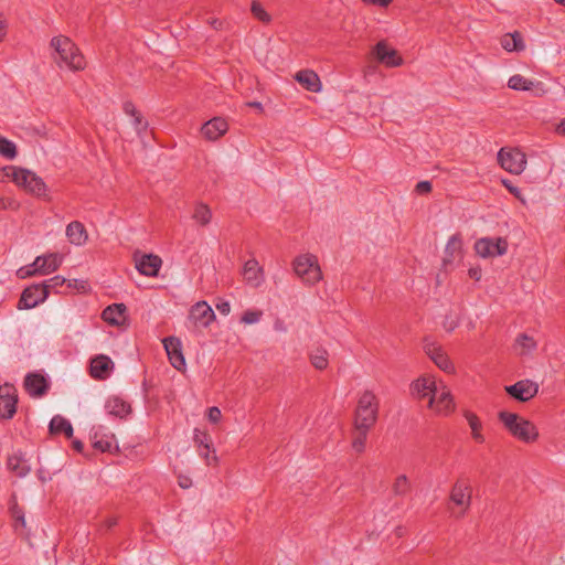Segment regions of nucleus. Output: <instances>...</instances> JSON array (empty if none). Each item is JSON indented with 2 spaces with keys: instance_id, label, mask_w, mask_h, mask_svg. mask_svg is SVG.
I'll return each mask as SVG.
<instances>
[{
  "instance_id": "obj_62",
  "label": "nucleus",
  "mask_w": 565,
  "mask_h": 565,
  "mask_svg": "<svg viewBox=\"0 0 565 565\" xmlns=\"http://www.w3.org/2000/svg\"><path fill=\"white\" fill-rule=\"evenodd\" d=\"M557 132L561 135H565V119L557 126Z\"/></svg>"
},
{
  "instance_id": "obj_5",
  "label": "nucleus",
  "mask_w": 565,
  "mask_h": 565,
  "mask_svg": "<svg viewBox=\"0 0 565 565\" xmlns=\"http://www.w3.org/2000/svg\"><path fill=\"white\" fill-rule=\"evenodd\" d=\"M63 258V255L58 253L38 256L32 264L21 267L18 270V275L20 278H26L36 275L44 276L52 274L61 267Z\"/></svg>"
},
{
  "instance_id": "obj_51",
  "label": "nucleus",
  "mask_w": 565,
  "mask_h": 565,
  "mask_svg": "<svg viewBox=\"0 0 565 565\" xmlns=\"http://www.w3.org/2000/svg\"><path fill=\"white\" fill-rule=\"evenodd\" d=\"M122 109L125 114L128 116H135L136 114H138V110L131 102L124 103Z\"/></svg>"
},
{
  "instance_id": "obj_45",
  "label": "nucleus",
  "mask_w": 565,
  "mask_h": 565,
  "mask_svg": "<svg viewBox=\"0 0 565 565\" xmlns=\"http://www.w3.org/2000/svg\"><path fill=\"white\" fill-rule=\"evenodd\" d=\"M131 117H132L134 128L138 135H140L141 132L147 130L148 122L142 118V116L139 113Z\"/></svg>"
},
{
  "instance_id": "obj_37",
  "label": "nucleus",
  "mask_w": 565,
  "mask_h": 565,
  "mask_svg": "<svg viewBox=\"0 0 565 565\" xmlns=\"http://www.w3.org/2000/svg\"><path fill=\"white\" fill-rule=\"evenodd\" d=\"M66 279L63 276L56 275L43 282L41 286L44 290H47V296L51 291L58 292V289L66 284Z\"/></svg>"
},
{
  "instance_id": "obj_53",
  "label": "nucleus",
  "mask_w": 565,
  "mask_h": 565,
  "mask_svg": "<svg viewBox=\"0 0 565 565\" xmlns=\"http://www.w3.org/2000/svg\"><path fill=\"white\" fill-rule=\"evenodd\" d=\"M13 516L15 518V529H18V525L25 526L24 515L19 510L13 511Z\"/></svg>"
},
{
  "instance_id": "obj_40",
  "label": "nucleus",
  "mask_w": 565,
  "mask_h": 565,
  "mask_svg": "<svg viewBox=\"0 0 565 565\" xmlns=\"http://www.w3.org/2000/svg\"><path fill=\"white\" fill-rule=\"evenodd\" d=\"M516 344L522 349V353H530L536 348L535 340L524 333L518 337Z\"/></svg>"
},
{
  "instance_id": "obj_21",
  "label": "nucleus",
  "mask_w": 565,
  "mask_h": 565,
  "mask_svg": "<svg viewBox=\"0 0 565 565\" xmlns=\"http://www.w3.org/2000/svg\"><path fill=\"white\" fill-rule=\"evenodd\" d=\"M114 370V362L107 355L100 354L90 361V375L96 380H106Z\"/></svg>"
},
{
  "instance_id": "obj_13",
  "label": "nucleus",
  "mask_w": 565,
  "mask_h": 565,
  "mask_svg": "<svg viewBox=\"0 0 565 565\" xmlns=\"http://www.w3.org/2000/svg\"><path fill=\"white\" fill-rule=\"evenodd\" d=\"M505 391L513 398L520 402H527L539 393V384L530 380H522L507 386Z\"/></svg>"
},
{
  "instance_id": "obj_15",
  "label": "nucleus",
  "mask_w": 565,
  "mask_h": 565,
  "mask_svg": "<svg viewBox=\"0 0 565 565\" xmlns=\"http://www.w3.org/2000/svg\"><path fill=\"white\" fill-rule=\"evenodd\" d=\"M189 319L196 326L206 328L215 319L211 306L206 301H199L190 309Z\"/></svg>"
},
{
  "instance_id": "obj_18",
  "label": "nucleus",
  "mask_w": 565,
  "mask_h": 565,
  "mask_svg": "<svg viewBox=\"0 0 565 565\" xmlns=\"http://www.w3.org/2000/svg\"><path fill=\"white\" fill-rule=\"evenodd\" d=\"M424 349L426 354L441 371L446 373H452L455 371L452 362L438 344L435 342H426Z\"/></svg>"
},
{
  "instance_id": "obj_55",
  "label": "nucleus",
  "mask_w": 565,
  "mask_h": 565,
  "mask_svg": "<svg viewBox=\"0 0 565 565\" xmlns=\"http://www.w3.org/2000/svg\"><path fill=\"white\" fill-rule=\"evenodd\" d=\"M363 1L366 3H370V4H376L380 7H387L392 2V0H363Z\"/></svg>"
},
{
  "instance_id": "obj_43",
  "label": "nucleus",
  "mask_w": 565,
  "mask_h": 565,
  "mask_svg": "<svg viewBox=\"0 0 565 565\" xmlns=\"http://www.w3.org/2000/svg\"><path fill=\"white\" fill-rule=\"evenodd\" d=\"M19 167L6 166L0 168V183L8 181L15 182V175L18 174Z\"/></svg>"
},
{
  "instance_id": "obj_56",
  "label": "nucleus",
  "mask_w": 565,
  "mask_h": 565,
  "mask_svg": "<svg viewBox=\"0 0 565 565\" xmlns=\"http://www.w3.org/2000/svg\"><path fill=\"white\" fill-rule=\"evenodd\" d=\"M469 276L475 280L481 279V269L480 268H470Z\"/></svg>"
},
{
  "instance_id": "obj_7",
  "label": "nucleus",
  "mask_w": 565,
  "mask_h": 565,
  "mask_svg": "<svg viewBox=\"0 0 565 565\" xmlns=\"http://www.w3.org/2000/svg\"><path fill=\"white\" fill-rule=\"evenodd\" d=\"M429 408L436 414L447 416L455 411L454 397L443 381H438L428 402Z\"/></svg>"
},
{
  "instance_id": "obj_28",
  "label": "nucleus",
  "mask_w": 565,
  "mask_h": 565,
  "mask_svg": "<svg viewBox=\"0 0 565 565\" xmlns=\"http://www.w3.org/2000/svg\"><path fill=\"white\" fill-rule=\"evenodd\" d=\"M463 416L470 427L472 439L478 444H483L486 441V437L482 434V423L479 417L469 411H466Z\"/></svg>"
},
{
  "instance_id": "obj_31",
  "label": "nucleus",
  "mask_w": 565,
  "mask_h": 565,
  "mask_svg": "<svg viewBox=\"0 0 565 565\" xmlns=\"http://www.w3.org/2000/svg\"><path fill=\"white\" fill-rule=\"evenodd\" d=\"M51 434H64L66 437L73 436V426L66 418L56 415L54 416L49 425Z\"/></svg>"
},
{
  "instance_id": "obj_6",
  "label": "nucleus",
  "mask_w": 565,
  "mask_h": 565,
  "mask_svg": "<svg viewBox=\"0 0 565 565\" xmlns=\"http://www.w3.org/2000/svg\"><path fill=\"white\" fill-rule=\"evenodd\" d=\"M14 184L36 198L45 200L51 199L49 195L47 185L43 179L31 170L19 167Z\"/></svg>"
},
{
  "instance_id": "obj_48",
  "label": "nucleus",
  "mask_w": 565,
  "mask_h": 565,
  "mask_svg": "<svg viewBox=\"0 0 565 565\" xmlns=\"http://www.w3.org/2000/svg\"><path fill=\"white\" fill-rule=\"evenodd\" d=\"M221 417H222V414H221V411L218 407L213 406V407L209 408L207 418L210 422L217 423L221 419Z\"/></svg>"
},
{
  "instance_id": "obj_27",
  "label": "nucleus",
  "mask_w": 565,
  "mask_h": 565,
  "mask_svg": "<svg viewBox=\"0 0 565 565\" xmlns=\"http://www.w3.org/2000/svg\"><path fill=\"white\" fill-rule=\"evenodd\" d=\"M295 79L300 83L306 89L310 92H319L321 89V82L319 76L310 70L299 71L295 75Z\"/></svg>"
},
{
  "instance_id": "obj_1",
  "label": "nucleus",
  "mask_w": 565,
  "mask_h": 565,
  "mask_svg": "<svg viewBox=\"0 0 565 565\" xmlns=\"http://www.w3.org/2000/svg\"><path fill=\"white\" fill-rule=\"evenodd\" d=\"M50 46L53 50L52 58L60 68L78 72L86 67L84 55L70 38L65 35L54 36Z\"/></svg>"
},
{
  "instance_id": "obj_29",
  "label": "nucleus",
  "mask_w": 565,
  "mask_h": 565,
  "mask_svg": "<svg viewBox=\"0 0 565 565\" xmlns=\"http://www.w3.org/2000/svg\"><path fill=\"white\" fill-rule=\"evenodd\" d=\"M105 408L108 414L121 418L130 413V405L117 396L109 397L105 404Z\"/></svg>"
},
{
  "instance_id": "obj_59",
  "label": "nucleus",
  "mask_w": 565,
  "mask_h": 565,
  "mask_svg": "<svg viewBox=\"0 0 565 565\" xmlns=\"http://www.w3.org/2000/svg\"><path fill=\"white\" fill-rule=\"evenodd\" d=\"M247 106L256 108L259 113H262L264 109L262 103L259 102H249L247 103Z\"/></svg>"
},
{
  "instance_id": "obj_19",
  "label": "nucleus",
  "mask_w": 565,
  "mask_h": 565,
  "mask_svg": "<svg viewBox=\"0 0 565 565\" xmlns=\"http://www.w3.org/2000/svg\"><path fill=\"white\" fill-rule=\"evenodd\" d=\"M508 86L514 90H533L535 96H543L546 93L542 82L527 79L520 74L511 76Z\"/></svg>"
},
{
  "instance_id": "obj_60",
  "label": "nucleus",
  "mask_w": 565,
  "mask_h": 565,
  "mask_svg": "<svg viewBox=\"0 0 565 565\" xmlns=\"http://www.w3.org/2000/svg\"><path fill=\"white\" fill-rule=\"evenodd\" d=\"M73 448L76 450V451H82L83 448H84V445L81 440H73Z\"/></svg>"
},
{
  "instance_id": "obj_22",
  "label": "nucleus",
  "mask_w": 565,
  "mask_h": 565,
  "mask_svg": "<svg viewBox=\"0 0 565 565\" xmlns=\"http://www.w3.org/2000/svg\"><path fill=\"white\" fill-rule=\"evenodd\" d=\"M126 311L124 303H113L103 310L102 318L110 326L120 327L127 321Z\"/></svg>"
},
{
  "instance_id": "obj_34",
  "label": "nucleus",
  "mask_w": 565,
  "mask_h": 565,
  "mask_svg": "<svg viewBox=\"0 0 565 565\" xmlns=\"http://www.w3.org/2000/svg\"><path fill=\"white\" fill-rule=\"evenodd\" d=\"M311 364L318 370H324L328 366V352L326 349L318 348L310 354Z\"/></svg>"
},
{
  "instance_id": "obj_35",
  "label": "nucleus",
  "mask_w": 565,
  "mask_h": 565,
  "mask_svg": "<svg viewBox=\"0 0 565 565\" xmlns=\"http://www.w3.org/2000/svg\"><path fill=\"white\" fill-rule=\"evenodd\" d=\"M0 156L13 160L17 157V146L13 141L0 136Z\"/></svg>"
},
{
  "instance_id": "obj_10",
  "label": "nucleus",
  "mask_w": 565,
  "mask_h": 565,
  "mask_svg": "<svg viewBox=\"0 0 565 565\" xmlns=\"http://www.w3.org/2000/svg\"><path fill=\"white\" fill-rule=\"evenodd\" d=\"M471 497L472 489L467 481L458 480L455 482L450 491V501L461 509L456 515L457 518H462L466 514L471 504Z\"/></svg>"
},
{
  "instance_id": "obj_3",
  "label": "nucleus",
  "mask_w": 565,
  "mask_h": 565,
  "mask_svg": "<svg viewBox=\"0 0 565 565\" xmlns=\"http://www.w3.org/2000/svg\"><path fill=\"white\" fill-rule=\"evenodd\" d=\"M379 402L371 391L361 394L355 411L354 426L363 430H370L377 419Z\"/></svg>"
},
{
  "instance_id": "obj_38",
  "label": "nucleus",
  "mask_w": 565,
  "mask_h": 565,
  "mask_svg": "<svg viewBox=\"0 0 565 565\" xmlns=\"http://www.w3.org/2000/svg\"><path fill=\"white\" fill-rule=\"evenodd\" d=\"M113 439L114 436H106V438H97V431L94 433L93 436V446L95 449L100 450L102 452L110 451L113 448Z\"/></svg>"
},
{
  "instance_id": "obj_9",
  "label": "nucleus",
  "mask_w": 565,
  "mask_h": 565,
  "mask_svg": "<svg viewBox=\"0 0 565 565\" xmlns=\"http://www.w3.org/2000/svg\"><path fill=\"white\" fill-rule=\"evenodd\" d=\"M498 161L505 171L512 174H521L526 167L525 153L519 149H500Z\"/></svg>"
},
{
  "instance_id": "obj_36",
  "label": "nucleus",
  "mask_w": 565,
  "mask_h": 565,
  "mask_svg": "<svg viewBox=\"0 0 565 565\" xmlns=\"http://www.w3.org/2000/svg\"><path fill=\"white\" fill-rule=\"evenodd\" d=\"M212 217L211 210L205 204H198L194 209L193 218L196 223L201 225H206L210 223Z\"/></svg>"
},
{
  "instance_id": "obj_63",
  "label": "nucleus",
  "mask_w": 565,
  "mask_h": 565,
  "mask_svg": "<svg viewBox=\"0 0 565 565\" xmlns=\"http://www.w3.org/2000/svg\"><path fill=\"white\" fill-rule=\"evenodd\" d=\"M116 524H117V520L115 518H109L106 522V525L108 529L113 527Z\"/></svg>"
},
{
  "instance_id": "obj_4",
  "label": "nucleus",
  "mask_w": 565,
  "mask_h": 565,
  "mask_svg": "<svg viewBox=\"0 0 565 565\" xmlns=\"http://www.w3.org/2000/svg\"><path fill=\"white\" fill-rule=\"evenodd\" d=\"M292 269L303 284L312 286L322 279V271L318 264L317 256L302 254L295 258Z\"/></svg>"
},
{
  "instance_id": "obj_32",
  "label": "nucleus",
  "mask_w": 565,
  "mask_h": 565,
  "mask_svg": "<svg viewBox=\"0 0 565 565\" xmlns=\"http://www.w3.org/2000/svg\"><path fill=\"white\" fill-rule=\"evenodd\" d=\"M8 468L18 477H25L30 471V466L20 455H12L8 458Z\"/></svg>"
},
{
  "instance_id": "obj_54",
  "label": "nucleus",
  "mask_w": 565,
  "mask_h": 565,
  "mask_svg": "<svg viewBox=\"0 0 565 565\" xmlns=\"http://www.w3.org/2000/svg\"><path fill=\"white\" fill-rule=\"evenodd\" d=\"M502 182L511 193H513L516 198H520L521 192L516 186L511 185L510 182L507 180H503Z\"/></svg>"
},
{
  "instance_id": "obj_14",
  "label": "nucleus",
  "mask_w": 565,
  "mask_h": 565,
  "mask_svg": "<svg viewBox=\"0 0 565 565\" xmlns=\"http://www.w3.org/2000/svg\"><path fill=\"white\" fill-rule=\"evenodd\" d=\"M162 343L171 365L178 371L184 370L185 359L182 353L181 341L175 337H168L162 340Z\"/></svg>"
},
{
  "instance_id": "obj_11",
  "label": "nucleus",
  "mask_w": 565,
  "mask_h": 565,
  "mask_svg": "<svg viewBox=\"0 0 565 565\" xmlns=\"http://www.w3.org/2000/svg\"><path fill=\"white\" fill-rule=\"evenodd\" d=\"M17 388L9 383L0 385V417L12 418L17 412Z\"/></svg>"
},
{
  "instance_id": "obj_61",
  "label": "nucleus",
  "mask_w": 565,
  "mask_h": 565,
  "mask_svg": "<svg viewBox=\"0 0 565 565\" xmlns=\"http://www.w3.org/2000/svg\"><path fill=\"white\" fill-rule=\"evenodd\" d=\"M10 205V202L4 199V198H0V210H7Z\"/></svg>"
},
{
  "instance_id": "obj_12",
  "label": "nucleus",
  "mask_w": 565,
  "mask_h": 565,
  "mask_svg": "<svg viewBox=\"0 0 565 565\" xmlns=\"http://www.w3.org/2000/svg\"><path fill=\"white\" fill-rule=\"evenodd\" d=\"M47 290H44L41 284L32 285L25 288L19 300V309H32L44 302L47 298Z\"/></svg>"
},
{
  "instance_id": "obj_33",
  "label": "nucleus",
  "mask_w": 565,
  "mask_h": 565,
  "mask_svg": "<svg viewBox=\"0 0 565 565\" xmlns=\"http://www.w3.org/2000/svg\"><path fill=\"white\" fill-rule=\"evenodd\" d=\"M462 241L459 235H452L445 247V263H450L455 257L459 256L461 253Z\"/></svg>"
},
{
  "instance_id": "obj_44",
  "label": "nucleus",
  "mask_w": 565,
  "mask_h": 565,
  "mask_svg": "<svg viewBox=\"0 0 565 565\" xmlns=\"http://www.w3.org/2000/svg\"><path fill=\"white\" fill-rule=\"evenodd\" d=\"M263 316L260 310H247L241 318V321L245 324H254L257 323Z\"/></svg>"
},
{
  "instance_id": "obj_39",
  "label": "nucleus",
  "mask_w": 565,
  "mask_h": 565,
  "mask_svg": "<svg viewBox=\"0 0 565 565\" xmlns=\"http://www.w3.org/2000/svg\"><path fill=\"white\" fill-rule=\"evenodd\" d=\"M411 488L409 481L405 475H401L395 479L393 491L396 495H404Z\"/></svg>"
},
{
  "instance_id": "obj_42",
  "label": "nucleus",
  "mask_w": 565,
  "mask_h": 565,
  "mask_svg": "<svg viewBox=\"0 0 565 565\" xmlns=\"http://www.w3.org/2000/svg\"><path fill=\"white\" fill-rule=\"evenodd\" d=\"M358 430V434L352 440V448L356 452H362L365 449V441L369 430H363L362 428H355Z\"/></svg>"
},
{
  "instance_id": "obj_41",
  "label": "nucleus",
  "mask_w": 565,
  "mask_h": 565,
  "mask_svg": "<svg viewBox=\"0 0 565 565\" xmlns=\"http://www.w3.org/2000/svg\"><path fill=\"white\" fill-rule=\"evenodd\" d=\"M253 15L264 23H268L270 21V14L264 9L260 2L253 1L250 7Z\"/></svg>"
},
{
  "instance_id": "obj_24",
  "label": "nucleus",
  "mask_w": 565,
  "mask_h": 565,
  "mask_svg": "<svg viewBox=\"0 0 565 565\" xmlns=\"http://www.w3.org/2000/svg\"><path fill=\"white\" fill-rule=\"evenodd\" d=\"M228 129L227 122L220 117H215L206 121L202 127L203 136L209 140H216L223 136Z\"/></svg>"
},
{
  "instance_id": "obj_52",
  "label": "nucleus",
  "mask_w": 565,
  "mask_h": 565,
  "mask_svg": "<svg viewBox=\"0 0 565 565\" xmlns=\"http://www.w3.org/2000/svg\"><path fill=\"white\" fill-rule=\"evenodd\" d=\"M67 285H68V287H74V288L82 289V290H85L87 287V282L85 280H77V279L68 280Z\"/></svg>"
},
{
  "instance_id": "obj_23",
  "label": "nucleus",
  "mask_w": 565,
  "mask_h": 565,
  "mask_svg": "<svg viewBox=\"0 0 565 565\" xmlns=\"http://www.w3.org/2000/svg\"><path fill=\"white\" fill-rule=\"evenodd\" d=\"M24 386L26 392L33 397L43 396L49 388L46 379L39 373L28 374L24 379Z\"/></svg>"
},
{
  "instance_id": "obj_20",
  "label": "nucleus",
  "mask_w": 565,
  "mask_h": 565,
  "mask_svg": "<svg viewBox=\"0 0 565 565\" xmlns=\"http://www.w3.org/2000/svg\"><path fill=\"white\" fill-rule=\"evenodd\" d=\"M373 53L379 62L388 67H396L403 63V58L398 55L397 51L390 49L384 41L375 45Z\"/></svg>"
},
{
  "instance_id": "obj_58",
  "label": "nucleus",
  "mask_w": 565,
  "mask_h": 565,
  "mask_svg": "<svg viewBox=\"0 0 565 565\" xmlns=\"http://www.w3.org/2000/svg\"><path fill=\"white\" fill-rule=\"evenodd\" d=\"M200 455L206 460L207 465L211 463V458H210V448L209 449H200Z\"/></svg>"
},
{
  "instance_id": "obj_50",
  "label": "nucleus",
  "mask_w": 565,
  "mask_h": 565,
  "mask_svg": "<svg viewBox=\"0 0 565 565\" xmlns=\"http://www.w3.org/2000/svg\"><path fill=\"white\" fill-rule=\"evenodd\" d=\"M217 311L221 313V315H224V316H227L231 311V305L228 301H218L216 305H215Z\"/></svg>"
},
{
  "instance_id": "obj_49",
  "label": "nucleus",
  "mask_w": 565,
  "mask_h": 565,
  "mask_svg": "<svg viewBox=\"0 0 565 565\" xmlns=\"http://www.w3.org/2000/svg\"><path fill=\"white\" fill-rule=\"evenodd\" d=\"M415 191L418 194L429 193L431 191V183L429 181H420L416 184Z\"/></svg>"
},
{
  "instance_id": "obj_2",
  "label": "nucleus",
  "mask_w": 565,
  "mask_h": 565,
  "mask_svg": "<svg viewBox=\"0 0 565 565\" xmlns=\"http://www.w3.org/2000/svg\"><path fill=\"white\" fill-rule=\"evenodd\" d=\"M499 419L508 429V431L516 439L532 444L539 438V430L536 426L515 413L500 412Z\"/></svg>"
},
{
  "instance_id": "obj_30",
  "label": "nucleus",
  "mask_w": 565,
  "mask_h": 565,
  "mask_svg": "<svg viewBox=\"0 0 565 565\" xmlns=\"http://www.w3.org/2000/svg\"><path fill=\"white\" fill-rule=\"evenodd\" d=\"M501 45L507 52H521L525 49L523 38L518 31L504 34L501 38Z\"/></svg>"
},
{
  "instance_id": "obj_57",
  "label": "nucleus",
  "mask_w": 565,
  "mask_h": 565,
  "mask_svg": "<svg viewBox=\"0 0 565 565\" xmlns=\"http://www.w3.org/2000/svg\"><path fill=\"white\" fill-rule=\"evenodd\" d=\"M179 486L183 489H188L191 486V480L185 477L179 478Z\"/></svg>"
},
{
  "instance_id": "obj_16",
  "label": "nucleus",
  "mask_w": 565,
  "mask_h": 565,
  "mask_svg": "<svg viewBox=\"0 0 565 565\" xmlns=\"http://www.w3.org/2000/svg\"><path fill=\"white\" fill-rule=\"evenodd\" d=\"M136 268L141 275L156 277L161 268L162 260L153 254L135 255Z\"/></svg>"
},
{
  "instance_id": "obj_46",
  "label": "nucleus",
  "mask_w": 565,
  "mask_h": 565,
  "mask_svg": "<svg viewBox=\"0 0 565 565\" xmlns=\"http://www.w3.org/2000/svg\"><path fill=\"white\" fill-rule=\"evenodd\" d=\"M193 439H194V443L199 446V447H203L205 449H209V436L199 430V429H195L194 430V436H193Z\"/></svg>"
},
{
  "instance_id": "obj_26",
  "label": "nucleus",
  "mask_w": 565,
  "mask_h": 565,
  "mask_svg": "<svg viewBox=\"0 0 565 565\" xmlns=\"http://www.w3.org/2000/svg\"><path fill=\"white\" fill-rule=\"evenodd\" d=\"M438 381L434 376H422L412 384V392L419 398L431 396Z\"/></svg>"
},
{
  "instance_id": "obj_47",
  "label": "nucleus",
  "mask_w": 565,
  "mask_h": 565,
  "mask_svg": "<svg viewBox=\"0 0 565 565\" xmlns=\"http://www.w3.org/2000/svg\"><path fill=\"white\" fill-rule=\"evenodd\" d=\"M459 324V319L457 317H446L443 327L446 331L451 332L454 331Z\"/></svg>"
},
{
  "instance_id": "obj_64",
  "label": "nucleus",
  "mask_w": 565,
  "mask_h": 565,
  "mask_svg": "<svg viewBox=\"0 0 565 565\" xmlns=\"http://www.w3.org/2000/svg\"><path fill=\"white\" fill-rule=\"evenodd\" d=\"M210 24L214 28V29H218V26L221 25V22L216 19H213L210 21Z\"/></svg>"
},
{
  "instance_id": "obj_25",
  "label": "nucleus",
  "mask_w": 565,
  "mask_h": 565,
  "mask_svg": "<svg viewBox=\"0 0 565 565\" xmlns=\"http://www.w3.org/2000/svg\"><path fill=\"white\" fill-rule=\"evenodd\" d=\"M66 237L70 243L75 246H83L88 239L87 231L79 221L71 222L65 230Z\"/></svg>"
},
{
  "instance_id": "obj_17",
  "label": "nucleus",
  "mask_w": 565,
  "mask_h": 565,
  "mask_svg": "<svg viewBox=\"0 0 565 565\" xmlns=\"http://www.w3.org/2000/svg\"><path fill=\"white\" fill-rule=\"evenodd\" d=\"M242 275L244 281L253 288H258L265 281L264 268L255 258L245 262Z\"/></svg>"
},
{
  "instance_id": "obj_8",
  "label": "nucleus",
  "mask_w": 565,
  "mask_h": 565,
  "mask_svg": "<svg viewBox=\"0 0 565 565\" xmlns=\"http://www.w3.org/2000/svg\"><path fill=\"white\" fill-rule=\"evenodd\" d=\"M508 241L503 237H481L475 243V252L482 258H494L508 252Z\"/></svg>"
}]
</instances>
